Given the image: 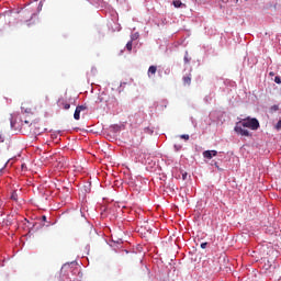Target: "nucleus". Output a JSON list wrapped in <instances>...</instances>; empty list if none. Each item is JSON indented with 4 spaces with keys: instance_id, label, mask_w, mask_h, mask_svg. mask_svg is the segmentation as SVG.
I'll list each match as a JSON object with an SVG mask.
<instances>
[{
    "instance_id": "39448f33",
    "label": "nucleus",
    "mask_w": 281,
    "mask_h": 281,
    "mask_svg": "<svg viewBox=\"0 0 281 281\" xmlns=\"http://www.w3.org/2000/svg\"><path fill=\"white\" fill-rule=\"evenodd\" d=\"M155 74H157V66H150L148 68V77L150 78V76H155Z\"/></svg>"
},
{
    "instance_id": "a211bd4d",
    "label": "nucleus",
    "mask_w": 281,
    "mask_h": 281,
    "mask_svg": "<svg viewBox=\"0 0 281 281\" xmlns=\"http://www.w3.org/2000/svg\"><path fill=\"white\" fill-rule=\"evenodd\" d=\"M184 63H190V59L188 58V53H186Z\"/></svg>"
},
{
    "instance_id": "6ab92c4d",
    "label": "nucleus",
    "mask_w": 281,
    "mask_h": 281,
    "mask_svg": "<svg viewBox=\"0 0 281 281\" xmlns=\"http://www.w3.org/2000/svg\"><path fill=\"white\" fill-rule=\"evenodd\" d=\"M4 142V138L2 135H0V144Z\"/></svg>"
},
{
    "instance_id": "2eb2a0df",
    "label": "nucleus",
    "mask_w": 281,
    "mask_h": 281,
    "mask_svg": "<svg viewBox=\"0 0 281 281\" xmlns=\"http://www.w3.org/2000/svg\"><path fill=\"white\" fill-rule=\"evenodd\" d=\"M276 128H277V131H280V128H281V120L278 121V123L276 125Z\"/></svg>"
},
{
    "instance_id": "423d86ee",
    "label": "nucleus",
    "mask_w": 281,
    "mask_h": 281,
    "mask_svg": "<svg viewBox=\"0 0 281 281\" xmlns=\"http://www.w3.org/2000/svg\"><path fill=\"white\" fill-rule=\"evenodd\" d=\"M172 3L175 8H182V5H184L183 2H181V0H175Z\"/></svg>"
},
{
    "instance_id": "0eeeda50",
    "label": "nucleus",
    "mask_w": 281,
    "mask_h": 281,
    "mask_svg": "<svg viewBox=\"0 0 281 281\" xmlns=\"http://www.w3.org/2000/svg\"><path fill=\"white\" fill-rule=\"evenodd\" d=\"M74 119L75 120H80V110L76 108L75 113H74Z\"/></svg>"
},
{
    "instance_id": "ddd939ff",
    "label": "nucleus",
    "mask_w": 281,
    "mask_h": 281,
    "mask_svg": "<svg viewBox=\"0 0 281 281\" xmlns=\"http://www.w3.org/2000/svg\"><path fill=\"white\" fill-rule=\"evenodd\" d=\"M76 109H78L80 111V113H82V111L87 110V106L85 105H78Z\"/></svg>"
},
{
    "instance_id": "f03ea898",
    "label": "nucleus",
    "mask_w": 281,
    "mask_h": 281,
    "mask_svg": "<svg viewBox=\"0 0 281 281\" xmlns=\"http://www.w3.org/2000/svg\"><path fill=\"white\" fill-rule=\"evenodd\" d=\"M234 131L237 135H241V137H249L251 135L240 122L236 123Z\"/></svg>"
},
{
    "instance_id": "412c9836",
    "label": "nucleus",
    "mask_w": 281,
    "mask_h": 281,
    "mask_svg": "<svg viewBox=\"0 0 281 281\" xmlns=\"http://www.w3.org/2000/svg\"><path fill=\"white\" fill-rule=\"evenodd\" d=\"M42 221H47V216L43 215Z\"/></svg>"
},
{
    "instance_id": "5701e85b",
    "label": "nucleus",
    "mask_w": 281,
    "mask_h": 281,
    "mask_svg": "<svg viewBox=\"0 0 281 281\" xmlns=\"http://www.w3.org/2000/svg\"><path fill=\"white\" fill-rule=\"evenodd\" d=\"M183 179H186V175H183Z\"/></svg>"
},
{
    "instance_id": "f8f14e48",
    "label": "nucleus",
    "mask_w": 281,
    "mask_h": 281,
    "mask_svg": "<svg viewBox=\"0 0 281 281\" xmlns=\"http://www.w3.org/2000/svg\"><path fill=\"white\" fill-rule=\"evenodd\" d=\"M180 139H186V142H188V139H190V135L182 134V135H180Z\"/></svg>"
},
{
    "instance_id": "4468645a",
    "label": "nucleus",
    "mask_w": 281,
    "mask_h": 281,
    "mask_svg": "<svg viewBox=\"0 0 281 281\" xmlns=\"http://www.w3.org/2000/svg\"><path fill=\"white\" fill-rule=\"evenodd\" d=\"M274 82H276L277 85H281V78L277 76V77L274 78Z\"/></svg>"
},
{
    "instance_id": "6e6552de",
    "label": "nucleus",
    "mask_w": 281,
    "mask_h": 281,
    "mask_svg": "<svg viewBox=\"0 0 281 281\" xmlns=\"http://www.w3.org/2000/svg\"><path fill=\"white\" fill-rule=\"evenodd\" d=\"M126 49H127V52H131L133 49V41L132 40L130 42H127Z\"/></svg>"
},
{
    "instance_id": "f257e3e1",
    "label": "nucleus",
    "mask_w": 281,
    "mask_h": 281,
    "mask_svg": "<svg viewBox=\"0 0 281 281\" xmlns=\"http://www.w3.org/2000/svg\"><path fill=\"white\" fill-rule=\"evenodd\" d=\"M245 128H251V131H258L260 128V122L258 119H244L239 121Z\"/></svg>"
},
{
    "instance_id": "9d476101",
    "label": "nucleus",
    "mask_w": 281,
    "mask_h": 281,
    "mask_svg": "<svg viewBox=\"0 0 281 281\" xmlns=\"http://www.w3.org/2000/svg\"><path fill=\"white\" fill-rule=\"evenodd\" d=\"M139 38V33H134L131 35V41H137Z\"/></svg>"
},
{
    "instance_id": "4be33fe9",
    "label": "nucleus",
    "mask_w": 281,
    "mask_h": 281,
    "mask_svg": "<svg viewBox=\"0 0 281 281\" xmlns=\"http://www.w3.org/2000/svg\"><path fill=\"white\" fill-rule=\"evenodd\" d=\"M272 109H273L274 111H278V105H273Z\"/></svg>"
},
{
    "instance_id": "9b49d317",
    "label": "nucleus",
    "mask_w": 281,
    "mask_h": 281,
    "mask_svg": "<svg viewBox=\"0 0 281 281\" xmlns=\"http://www.w3.org/2000/svg\"><path fill=\"white\" fill-rule=\"evenodd\" d=\"M183 82L184 85H190V82H192V79L190 77H184Z\"/></svg>"
},
{
    "instance_id": "20e7f679",
    "label": "nucleus",
    "mask_w": 281,
    "mask_h": 281,
    "mask_svg": "<svg viewBox=\"0 0 281 281\" xmlns=\"http://www.w3.org/2000/svg\"><path fill=\"white\" fill-rule=\"evenodd\" d=\"M58 105L63 106V109H65V111H69V109H71V104L65 102L64 99H59Z\"/></svg>"
},
{
    "instance_id": "aec40b11",
    "label": "nucleus",
    "mask_w": 281,
    "mask_h": 281,
    "mask_svg": "<svg viewBox=\"0 0 281 281\" xmlns=\"http://www.w3.org/2000/svg\"><path fill=\"white\" fill-rule=\"evenodd\" d=\"M67 267H69V263L64 265L61 269H67Z\"/></svg>"
},
{
    "instance_id": "7ed1b4c3",
    "label": "nucleus",
    "mask_w": 281,
    "mask_h": 281,
    "mask_svg": "<svg viewBox=\"0 0 281 281\" xmlns=\"http://www.w3.org/2000/svg\"><path fill=\"white\" fill-rule=\"evenodd\" d=\"M218 155V151L216 150H205L203 151V158L204 159H212V157H216Z\"/></svg>"
},
{
    "instance_id": "1a4fd4ad",
    "label": "nucleus",
    "mask_w": 281,
    "mask_h": 281,
    "mask_svg": "<svg viewBox=\"0 0 281 281\" xmlns=\"http://www.w3.org/2000/svg\"><path fill=\"white\" fill-rule=\"evenodd\" d=\"M173 148H175L176 153H179V150H181L183 148V145L176 144V145H173Z\"/></svg>"
},
{
    "instance_id": "f3484780",
    "label": "nucleus",
    "mask_w": 281,
    "mask_h": 281,
    "mask_svg": "<svg viewBox=\"0 0 281 281\" xmlns=\"http://www.w3.org/2000/svg\"><path fill=\"white\" fill-rule=\"evenodd\" d=\"M206 247H207V243H202L201 244V249H206Z\"/></svg>"
},
{
    "instance_id": "dca6fc26",
    "label": "nucleus",
    "mask_w": 281,
    "mask_h": 281,
    "mask_svg": "<svg viewBox=\"0 0 281 281\" xmlns=\"http://www.w3.org/2000/svg\"><path fill=\"white\" fill-rule=\"evenodd\" d=\"M5 168H8V162H5V165L0 169V175H3V170H5Z\"/></svg>"
}]
</instances>
